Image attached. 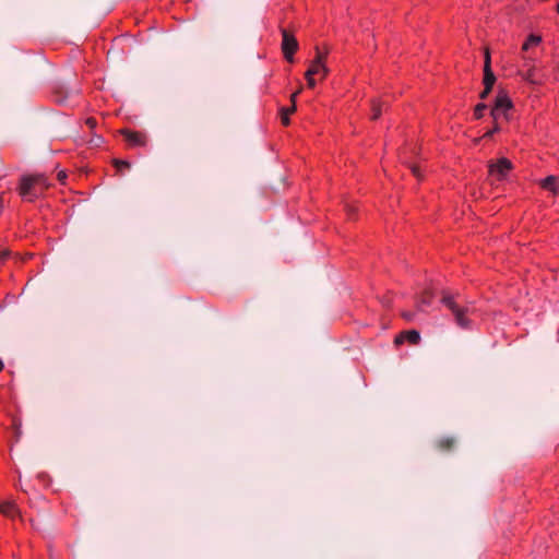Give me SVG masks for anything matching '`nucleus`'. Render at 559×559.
<instances>
[{
    "label": "nucleus",
    "instance_id": "obj_24",
    "mask_svg": "<svg viewBox=\"0 0 559 559\" xmlns=\"http://www.w3.org/2000/svg\"><path fill=\"white\" fill-rule=\"evenodd\" d=\"M11 252L8 249H0V263H3L9 257Z\"/></svg>",
    "mask_w": 559,
    "mask_h": 559
},
{
    "label": "nucleus",
    "instance_id": "obj_2",
    "mask_svg": "<svg viewBox=\"0 0 559 559\" xmlns=\"http://www.w3.org/2000/svg\"><path fill=\"white\" fill-rule=\"evenodd\" d=\"M441 302L451 311L456 324L461 329L467 330L472 328V320L468 318L471 313L469 307L460 305L455 297L447 292L443 293Z\"/></svg>",
    "mask_w": 559,
    "mask_h": 559
},
{
    "label": "nucleus",
    "instance_id": "obj_32",
    "mask_svg": "<svg viewBox=\"0 0 559 559\" xmlns=\"http://www.w3.org/2000/svg\"><path fill=\"white\" fill-rule=\"evenodd\" d=\"M3 368H4V365H3L2 360L0 359V372L3 370Z\"/></svg>",
    "mask_w": 559,
    "mask_h": 559
},
{
    "label": "nucleus",
    "instance_id": "obj_18",
    "mask_svg": "<svg viewBox=\"0 0 559 559\" xmlns=\"http://www.w3.org/2000/svg\"><path fill=\"white\" fill-rule=\"evenodd\" d=\"M523 79L531 84H542V80L537 78L535 68H530L523 74Z\"/></svg>",
    "mask_w": 559,
    "mask_h": 559
},
{
    "label": "nucleus",
    "instance_id": "obj_29",
    "mask_svg": "<svg viewBox=\"0 0 559 559\" xmlns=\"http://www.w3.org/2000/svg\"><path fill=\"white\" fill-rule=\"evenodd\" d=\"M490 92L491 91H487V87H484V91L479 94V97L484 99L488 96Z\"/></svg>",
    "mask_w": 559,
    "mask_h": 559
},
{
    "label": "nucleus",
    "instance_id": "obj_1",
    "mask_svg": "<svg viewBox=\"0 0 559 559\" xmlns=\"http://www.w3.org/2000/svg\"><path fill=\"white\" fill-rule=\"evenodd\" d=\"M50 186L44 174L23 175L16 190L23 201L35 202Z\"/></svg>",
    "mask_w": 559,
    "mask_h": 559
},
{
    "label": "nucleus",
    "instance_id": "obj_13",
    "mask_svg": "<svg viewBox=\"0 0 559 559\" xmlns=\"http://www.w3.org/2000/svg\"><path fill=\"white\" fill-rule=\"evenodd\" d=\"M432 300L433 293L431 289L427 288L418 297L416 301L417 308L423 311L432 304Z\"/></svg>",
    "mask_w": 559,
    "mask_h": 559
},
{
    "label": "nucleus",
    "instance_id": "obj_8",
    "mask_svg": "<svg viewBox=\"0 0 559 559\" xmlns=\"http://www.w3.org/2000/svg\"><path fill=\"white\" fill-rule=\"evenodd\" d=\"M496 82V76L491 70V58L489 49H485V62H484V87H487V91H491L492 86Z\"/></svg>",
    "mask_w": 559,
    "mask_h": 559
},
{
    "label": "nucleus",
    "instance_id": "obj_28",
    "mask_svg": "<svg viewBox=\"0 0 559 559\" xmlns=\"http://www.w3.org/2000/svg\"><path fill=\"white\" fill-rule=\"evenodd\" d=\"M299 93H300V90H299V91H297V92H295V93H293V94L290 95V103H292V105H296V98H297V96H298V94H299Z\"/></svg>",
    "mask_w": 559,
    "mask_h": 559
},
{
    "label": "nucleus",
    "instance_id": "obj_22",
    "mask_svg": "<svg viewBox=\"0 0 559 559\" xmlns=\"http://www.w3.org/2000/svg\"><path fill=\"white\" fill-rule=\"evenodd\" d=\"M346 212H347V216L349 219H354L355 218V215H356V212H357V207L353 204H347L346 205Z\"/></svg>",
    "mask_w": 559,
    "mask_h": 559
},
{
    "label": "nucleus",
    "instance_id": "obj_20",
    "mask_svg": "<svg viewBox=\"0 0 559 559\" xmlns=\"http://www.w3.org/2000/svg\"><path fill=\"white\" fill-rule=\"evenodd\" d=\"M487 109V106L484 103H479L474 108V118L475 119H481L484 117L485 110Z\"/></svg>",
    "mask_w": 559,
    "mask_h": 559
},
{
    "label": "nucleus",
    "instance_id": "obj_10",
    "mask_svg": "<svg viewBox=\"0 0 559 559\" xmlns=\"http://www.w3.org/2000/svg\"><path fill=\"white\" fill-rule=\"evenodd\" d=\"M0 513L8 519L14 520L16 518H22L21 511L16 506L15 501H3L0 503Z\"/></svg>",
    "mask_w": 559,
    "mask_h": 559
},
{
    "label": "nucleus",
    "instance_id": "obj_12",
    "mask_svg": "<svg viewBox=\"0 0 559 559\" xmlns=\"http://www.w3.org/2000/svg\"><path fill=\"white\" fill-rule=\"evenodd\" d=\"M388 102L382 98L372 99L371 102V119L377 120L382 115L383 110H386Z\"/></svg>",
    "mask_w": 559,
    "mask_h": 559
},
{
    "label": "nucleus",
    "instance_id": "obj_19",
    "mask_svg": "<svg viewBox=\"0 0 559 559\" xmlns=\"http://www.w3.org/2000/svg\"><path fill=\"white\" fill-rule=\"evenodd\" d=\"M112 165L116 168L117 173L122 174L124 170L131 167V164L124 159L115 158L112 160Z\"/></svg>",
    "mask_w": 559,
    "mask_h": 559
},
{
    "label": "nucleus",
    "instance_id": "obj_3",
    "mask_svg": "<svg viewBox=\"0 0 559 559\" xmlns=\"http://www.w3.org/2000/svg\"><path fill=\"white\" fill-rule=\"evenodd\" d=\"M316 56L311 60L305 76H316L318 75L320 80L326 79L330 73V69L326 66V59L329 56V49L325 48L322 50L319 46L314 47Z\"/></svg>",
    "mask_w": 559,
    "mask_h": 559
},
{
    "label": "nucleus",
    "instance_id": "obj_5",
    "mask_svg": "<svg viewBox=\"0 0 559 559\" xmlns=\"http://www.w3.org/2000/svg\"><path fill=\"white\" fill-rule=\"evenodd\" d=\"M281 34H282V44L281 49L284 56V59L287 62H294V56L297 52L299 48L298 40L296 39L295 35L288 32V29L281 27Z\"/></svg>",
    "mask_w": 559,
    "mask_h": 559
},
{
    "label": "nucleus",
    "instance_id": "obj_11",
    "mask_svg": "<svg viewBox=\"0 0 559 559\" xmlns=\"http://www.w3.org/2000/svg\"><path fill=\"white\" fill-rule=\"evenodd\" d=\"M540 187L550 191L555 195H559V178L556 176H547L539 182Z\"/></svg>",
    "mask_w": 559,
    "mask_h": 559
},
{
    "label": "nucleus",
    "instance_id": "obj_16",
    "mask_svg": "<svg viewBox=\"0 0 559 559\" xmlns=\"http://www.w3.org/2000/svg\"><path fill=\"white\" fill-rule=\"evenodd\" d=\"M542 43V36L531 34L527 36L525 41L522 45L523 51H528L532 47H537Z\"/></svg>",
    "mask_w": 559,
    "mask_h": 559
},
{
    "label": "nucleus",
    "instance_id": "obj_7",
    "mask_svg": "<svg viewBox=\"0 0 559 559\" xmlns=\"http://www.w3.org/2000/svg\"><path fill=\"white\" fill-rule=\"evenodd\" d=\"M512 168V162L501 157L497 162L489 164V175L496 177L497 180H503Z\"/></svg>",
    "mask_w": 559,
    "mask_h": 559
},
{
    "label": "nucleus",
    "instance_id": "obj_9",
    "mask_svg": "<svg viewBox=\"0 0 559 559\" xmlns=\"http://www.w3.org/2000/svg\"><path fill=\"white\" fill-rule=\"evenodd\" d=\"M420 341V334L416 330H407L399 333L394 338V344L400 346L407 342L411 345H417Z\"/></svg>",
    "mask_w": 559,
    "mask_h": 559
},
{
    "label": "nucleus",
    "instance_id": "obj_30",
    "mask_svg": "<svg viewBox=\"0 0 559 559\" xmlns=\"http://www.w3.org/2000/svg\"><path fill=\"white\" fill-rule=\"evenodd\" d=\"M61 507L63 508V511L66 513H69L70 512V506L69 504H66L63 501H61Z\"/></svg>",
    "mask_w": 559,
    "mask_h": 559
},
{
    "label": "nucleus",
    "instance_id": "obj_21",
    "mask_svg": "<svg viewBox=\"0 0 559 559\" xmlns=\"http://www.w3.org/2000/svg\"><path fill=\"white\" fill-rule=\"evenodd\" d=\"M409 169L412 171V174L418 179L420 180L423 178V175H421V170H420V167L419 165L417 164H412L409 165Z\"/></svg>",
    "mask_w": 559,
    "mask_h": 559
},
{
    "label": "nucleus",
    "instance_id": "obj_33",
    "mask_svg": "<svg viewBox=\"0 0 559 559\" xmlns=\"http://www.w3.org/2000/svg\"><path fill=\"white\" fill-rule=\"evenodd\" d=\"M556 12L559 14V1L557 2V5H556Z\"/></svg>",
    "mask_w": 559,
    "mask_h": 559
},
{
    "label": "nucleus",
    "instance_id": "obj_27",
    "mask_svg": "<svg viewBox=\"0 0 559 559\" xmlns=\"http://www.w3.org/2000/svg\"><path fill=\"white\" fill-rule=\"evenodd\" d=\"M67 173L64 170H60L57 175V178L60 182L64 183L66 179H67Z\"/></svg>",
    "mask_w": 559,
    "mask_h": 559
},
{
    "label": "nucleus",
    "instance_id": "obj_17",
    "mask_svg": "<svg viewBox=\"0 0 559 559\" xmlns=\"http://www.w3.org/2000/svg\"><path fill=\"white\" fill-rule=\"evenodd\" d=\"M503 130V124H501V122H493V126L491 129H489L488 131H486L481 138L479 139H476L475 140V143L477 144L480 140L483 139H488V138H491L493 134L500 132Z\"/></svg>",
    "mask_w": 559,
    "mask_h": 559
},
{
    "label": "nucleus",
    "instance_id": "obj_6",
    "mask_svg": "<svg viewBox=\"0 0 559 559\" xmlns=\"http://www.w3.org/2000/svg\"><path fill=\"white\" fill-rule=\"evenodd\" d=\"M128 148L145 147L147 145V135L142 131L131 129L120 130Z\"/></svg>",
    "mask_w": 559,
    "mask_h": 559
},
{
    "label": "nucleus",
    "instance_id": "obj_4",
    "mask_svg": "<svg viewBox=\"0 0 559 559\" xmlns=\"http://www.w3.org/2000/svg\"><path fill=\"white\" fill-rule=\"evenodd\" d=\"M513 108L512 100L510 97L500 92L495 99V105L491 108L490 116L493 122H509L510 120V110Z\"/></svg>",
    "mask_w": 559,
    "mask_h": 559
},
{
    "label": "nucleus",
    "instance_id": "obj_15",
    "mask_svg": "<svg viewBox=\"0 0 559 559\" xmlns=\"http://www.w3.org/2000/svg\"><path fill=\"white\" fill-rule=\"evenodd\" d=\"M296 111V105H290L289 107H282L280 109L281 122L283 126L287 127L290 123L289 116Z\"/></svg>",
    "mask_w": 559,
    "mask_h": 559
},
{
    "label": "nucleus",
    "instance_id": "obj_26",
    "mask_svg": "<svg viewBox=\"0 0 559 559\" xmlns=\"http://www.w3.org/2000/svg\"><path fill=\"white\" fill-rule=\"evenodd\" d=\"M38 479L45 485V486H48L49 483H50V479H49V476L45 473H40L38 474Z\"/></svg>",
    "mask_w": 559,
    "mask_h": 559
},
{
    "label": "nucleus",
    "instance_id": "obj_14",
    "mask_svg": "<svg viewBox=\"0 0 559 559\" xmlns=\"http://www.w3.org/2000/svg\"><path fill=\"white\" fill-rule=\"evenodd\" d=\"M454 444L455 439L452 437H443L436 442L437 449L443 452L452 450Z\"/></svg>",
    "mask_w": 559,
    "mask_h": 559
},
{
    "label": "nucleus",
    "instance_id": "obj_31",
    "mask_svg": "<svg viewBox=\"0 0 559 559\" xmlns=\"http://www.w3.org/2000/svg\"><path fill=\"white\" fill-rule=\"evenodd\" d=\"M402 317L405 318L406 320H411L412 319V313L409 312H403L402 313Z\"/></svg>",
    "mask_w": 559,
    "mask_h": 559
},
{
    "label": "nucleus",
    "instance_id": "obj_25",
    "mask_svg": "<svg viewBox=\"0 0 559 559\" xmlns=\"http://www.w3.org/2000/svg\"><path fill=\"white\" fill-rule=\"evenodd\" d=\"M305 79L307 81V86L309 88H314L316 87L317 81H316L314 76H312V75L311 76H305Z\"/></svg>",
    "mask_w": 559,
    "mask_h": 559
},
{
    "label": "nucleus",
    "instance_id": "obj_23",
    "mask_svg": "<svg viewBox=\"0 0 559 559\" xmlns=\"http://www.w3.org/2000/svg\"><path fill=\"white\" fill-rule=\"evenodd\" d=\"M85 124H86L91 130H93V129H95V128H96V126H97V120H96V118H94V117H88V118H86V120H85Z\"/></svg>",
    "mask_w": 559,
    "mask_h": 559
}]
</instances>
